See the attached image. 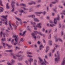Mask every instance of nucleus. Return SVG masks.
I'll return each mask as SVG.
<instances>
[{"instance_id": "e433bc0d", "label": "nucleus", "mask_w": 65, "mask_h": 65, "mask_svg": "<svg viewBox=\"0 0 65 65\" xmlns=\"http://www.w3.org/2000/svg\"><path fill=\"white\" fill-rule=\"evenodd\" d=\"M3 45L4 47L5 48V43H3Z\"/></svg>"}, {"instance_id": "4be33fe9", "label": "nucleus", "mask_w": 65, "mask_h": 65, "mask_svg": "<svg viewBox=\"0 0 65 65\" xmlns=\"http://www.w3.org/2000/svg\"><path fill=\"white\" fill-rule=\"evenodd\" d=\"M5 52H13V51L12 50H7L5 51Z\"/></svg>"}, {"instance_id": "473e14b6", "label": "nucleus", "mask_w": 65, "mask_h": 65, "mask_svg": "<svg viewBox=\"0 0 65 65\" xmlns=\"http://www.w3.org/2000/svg\"><path fill=\"white\" fill-rule=\"evenodd\" d=\"M16 19L17 20H18L19 21H21V20L20 18H16Z\"/></svg>"}, {"instance_id": "20e7f679", "label": "nucleus", "mask_w": 65, "mask_h": 65, "mask_svg": "<svg viewBox=\"0 0 65 65\" xmlns=\"http://www.w3.org/2000/svg\"><path fill=\"white\" fill-rule=\"evenodd\" d=\"M11 55L13 56V59H17V57H21V56H22L21 55H17L12 53H11Z\"/></svg>"}, {"instance_id": "c756f323", "label": "nucleus", "mask_w": 65, "mask_h": 65, "mask_svg": "<svg viewBox=\"0 0 65 65\" xmlns=\"http://www.w3.org/2000/svg\"><path fill=\"white\" fill-rule=\"evenodd\" d=\"M5 40H6V39L5 38H3L1 39V40L2 41H5Z\"/></svg>"}, {"instance_id": "58836bf2", "label": "nucleus", "mask_w": 65, "mask_h": 65, "mask_svg": "<svg viewBox=\"0 0 65 65\" xmlns=\"http://www.w3.org/2000/svg\"><path fill=\"white\" fill-rule=\"evenodd\" d=\"M14 40V39H13L11 41V43L12 44H13V41Z\"/></svg>"}, {"instance_id": "3c124183", "label": "nucleus", "mask_w": 65, "mask_h": 65, "mask_svg": "<svg viewBox=\"0 0 65 65\" xmlns=\"http://www.w3.org/2000/svg\"><path fill=\"white\" fill-rule=\"evenodd\" d=\"M59 27L60 28L61 27V24H59Z\"/></svg>"}, {"instance_id": "a211bd4d", "label": "nucleus", "mask_w": 65, "mask_h": 65, "mask_svg": "<svg viewBox=\"0 0 65 65\" xmlns=\"http://www.w3.org/2000/svg\"><path fill=\"white\" fill-rule=\"evenodd\" d=\"M41 47L43 48V47H44V46H43L42 44H41L40 46H39V50H41Z\"/></svg>"}, {"instance_id": "f257e3e1", "label": "nucleus", "mask_w": 65, "mask_h": 65, "mask_svg": "<svg viewBox=\"0 0 65 65\" xmlns=\"http://www.w3.org/2000/svg\"><path fill=\"white\" fill-rule=\"evenodd\" d=\"M1 17L3 18L4 19H6L5 20L3 19L2 20V21H6V22H5V24L6 25H7V15H6V16H1Z\"/></svg>"}, {"instance_id": "b1692460", "label": "nucleus", "mask_w": 65, "mask_h": 65, "mask_svg": "<svg viewBox=\"0 0 65 65\" xmlns=\"http://www.w3.org/2000/svg\"><path fill=\"white\" fill-rule=\"evenodd\" d=\"M50 26L51 27H53L54 26H55V25H54V24H50Z\"/></svg>"}, {"instance_id": "4468645a", "label": "nucleus", "mask_w": 65, "mask_h": 65, "mask_svg": "<svg viewBox=\"0 0 65 65\" xmlns=\"http://www.w3.org/2000/svg\"><path fill=\"white\" fill-rule=\"evenodd\" d=\"M35 13L36 14V15H37V16H39V14H40L42 13V12H35Z\"/></svg>"}, {"instance_id": "a18cd8bd", "label": "nucleus", "mask_w": 65, "mask_h": 65, "mask_svg": "<svg viewBox=\"0 0 65 65\" xmlns=\"http://www.w3.org/2000/svg\"><path fill=\"white\" fill-rule=\"evenodd\" d=\"M59 41H61V42H62V40L61 39H59Z\"/></svg>"}, {"instance_id": "49530a36", "label": "nucleus", "mask_w": 65, "mask_h": 65, "mask_svg": "<svg viewBox=\"0 0 65 65\" xmlns=\"http://www.w3.org/2000/svg\"><path fill=\"white\" fill-rule=\"evenodd\" d=\"M50 23H54V22H53L52 21H50Z\"/></svg>"}, {"instance_id": "7ed1b4c3", "label": "nucleus", "mask_w": 65, "mask_h": 65, "mask_svg": "<svg viewBox=\"0 0 65 65\" xmlns=\"http://www.w3.org/2000/svg\"><path fill=\"white\" fill-rule=\"evenodd\" d=\"M58 52L57 51V58H55V61L56 62H58V61H59V59H60V55L59 54H58Z\"/></svg>"}, {"instance_id": "09e8293b", "label": "nucleus", "mask_w": 65, "mask_h": 65, "mask_svg": "<svg viewBox=\"0 0 65 65\" xmlns=\"http://www.w3.org/2000/svg\"><path fill=\"white\" fill-rule=\"evenodd\" d=\"M23 52H22V51H21L19 52V53H20V54H23Z\"/></svg>"}, {"instance_id": "774afa93", "label": "nucleus", "mask_w": 65, "mask_h": 65, "mask_svg": "<svg viewBox=\"0 0 65 65\" xmlns=\"http://www.w3.org/2000/svg\"><path fill=\"white\" fill-rule=\"evenodd\" d=\"M47 19H50V17H47Z\"/></svg>"}, {"instance_id": "cd10ccee", "label": "nucleus", "mask_w": 65, "mask_h": 65, "mask_svg": "<svg viewBox=\"0 0 65 65\" xmlns=\"http://www.w3.org/2000/svg\"><path fill=\"white\" fill-rule=\"evenodd\" d=\"M2 1L1 0H0V5L1 6H3V5H2Z\"/></svg>"}, {"instance_id": "9d476101", "label": "nucleus", "mask_w": 65, "mask_h": 65, "mask_svg": "<svg viewBox=\"0 0 65 65\" xmlns=\"http://www.w3.org/2000/svg\"><path fill=\"white\" fill-rule=\"evenodd\" d=\"M16 26H15V25H14V23H13L12 24V26H13V27H15V29H17V28L15 27H17L18 26V24H19V23L18 22V21H16Z\"/></svg>"}, {"instance_id": "9b49d317", "label": "nucleus", "mask_w": 65, "mask_h": 65, "mask_svg": "<svg viewBox=\"0 0 65 65\" xmlns=\"http://www.w3.org/2000/svg\"><path fill=\"white\" fill-rule=\"evenodd\" d=\"M65 57H64L63 59V60L61 62V65H64L65 64Z\"/></svg>"}, {"instance_id": "6ab92c4d", "label": "nucleus", "mask_w": 65, "mask_h": 65, "mask_svg": "<svg viewBox=\"0 0 65 65\" xmlns=\"http://www.w3.org/2000/svg\"><path fill=\"white\" fill-rule=\"evenodd\" d=\"M6 8L7 9H9V6H8V3H7L6 5Z\"/></svg>"}, {"instance_id": "c85d7f7f", "label": "nucleus", "mask_w": 65, "mask_h": 65, "mask_svg": "<svg viewBox=\"0 0 65 65\" xmlns=\"http://www.w3.org/2000/svg\"><path fill=\"white\" fill-rule=\"evenodd\" d=\"M11 64H12V63H14L15 62V60H14L12 59L11 60Z\"/></svg>"}, {"instance_id": "864d4df0", "label": "nucleus", "mask_w": 65, "mask_h": 65, "mask_svg": "<svg viewBox=\"0 0 65 65\" xmlns=\"http://www.w3.org/2000/svg\"><path fill=\"white\" fill-rule=\"evenodd\" d=\"M52 31V30L51 29H49V31L48 33H50V32Z\"/></svg>"}, {"instance_id": "69168bd1", "label": "nucleus", "mask_w": 65, "mask_h": 65, "mask_svg": "<svg viewBox=\"0 0 65 65\" xmlns=\"http://www.w3.org/2000/svg\"><path fill=\"white\" fill-rule=\"evenodd\" d=\"M28 56L29 57H30V58H31V57H32V56H31L29 55H28Z\"/></svg>"}, {"instance_id": "0e129e2a", "label": "nucleus", "mask_w": 65, "mask_h": 65, "mask_svg": "<svg viewBox=\"0 0 65 65\" xmlns=\"http://www.w3.org/2000/svg\"><path fill=\"white\" fill-rule=\"evenodd\" d=\"M49 56H50V57L51 56V53H49Z\"/></svg>"}, {"instance_id": "8fccbe9b", "label": "nucleus", "mask_w": 65, "mask_h": 65, "mask_svg": "<svg viewBox=\"0 0 65 65\" xmlns=\"http://www.w3.org/2000/svg\"><path fill=\"white\" fill-rule=\"evenodd\" d=\"M14 11V8H13L11 10V11H12V12H13V11Z\"/></svg>"}, {"instance_id": "393cba45", "label": "nucleus", "mask_w": 65, "mask_h": 65, "mask_svg": "<svg viewBox=\"0 0 65 65\" xmlns=\"http://www.w3.org/2000/svg\"><path fill=\"white\" fill-rule=\"evenodd\" d=\"M9 26L10 27V28L12 30V26H11V25L10 24V22L9 23Z\"/></svg>"}, {"instance_id": "c03bdc74", "label": "nucleus", "mask_w": 65, "mask_h": 65, "mask_svg": "<svg viewBox=\"0 0 65 65\" xmlns=\"http://www.w3.org/2000/svg\"><path fill=\"white\" fill-rule=\"evenodd\" d=\"M14 13L15 14H17V13H18V11H16L15 12H14Z\"/></svg>"}, {"instance_id": "6e6552de", "label": "nucleus", "mask_w": 65, "mask_h": 65, "mask_svg": "<svg viewBox=\"0 0 65 65\" xmlns=\"http://www.w3.org/2000/svg\"><path fill=\"white\" fill-rule=\"evenodd\" d=\"M34 32L35 33V34H39L41 36H43V37H44L45 36V35L41 33V32H38V31H34Z\"/></svg>"}, {"instance_id": "4d7b16f0", "label": "nucleus", "mask_w": 65, "mask_h": 65, "mask_svg": "<svg viewBox=\"0 0 65 65\" xmlns=\"http://www.w3.org/2000/svg\"><path fill=\"white\" fill-rule=\"evenodd\" d=\"M4 55L5 56H7V54H6V53H4Z\"/></svg>"}, {"instance_id": "7c9ffc66", "label": "nucleus", "mask_w": 65, "mask_h": 65, "mask_svg": "<svg viewBox=\"0 0 65 65\" xmlns=\"http://www.w3.org/2000/svg\"><path fill=\"white\" fill-rule=\"evenodd\" d=\"M34 64L35 65H36V62H37V60L36 59H35L34 60Z\"/></svg>"}, {"instance_id": "bb28decb", "label": "nucleus", "mask_w": 65, "mask_h": 65, "mask_svg": "<svg viewBox=\"0 0 65 65\" xmlns=\"http://www.w3.org/2000/svg\"><path fill=\"white\" fill-rule=\"evenodd\" d=\"M20 5L21 6H24V7H26V5L24 4H20Z\"/></svg>"}, {"instance_id": "79ce46f5", "label": "nucleus", "mask_w": 65, "mask_h": 65, "mask_svg": "<svg viewBox=\"0 0 65 65\" xmlns=\"http://www.w3.org/2000/svg\"><path fill=\"white\" fill-rule=\"evenodd\" d=\"M37 43L38 44H40V42L39 41H38L37 42Z\"/></svg>"}, {"instance_id": "4c0bfd02", "label": "nucleus", "mask_w": 65, "mask_h": 65, "mask_svg": "<svg viewBox=\"0 0 65 65\" xmlns=\"http://www.w3.org/2000/svg\"><path fill=\"white\" fill-rule=\"evenodd\" d=\"M32 53L30 52H27V54L28 55H29V54H32Z\"/></svg>"}, {"instance_id": "13d9d810", "label": "nucleus", "mask_w": 65, "mask_h": 65, "mask_svg": "<svg viewBox=\"0 0 65 65\" xmlns=\"http://www.w3.org/2000/svg\"><path fill=\"white\" fill-rule=\"evenodd\" d=\"M52 3L53 4H55L56 3V2H52Z\"/></svg>"}, {"instance_id": "f03ea898", "label": "nucleus", "mask_w": 65, "mask_h": 65, "mask_svg": "<svg viewBox=\"0 0 65 65\" xmlns=\"http://www.w3.org/2000/svg\"><path fill=\"white\" fill-rule=\"evenodd\" d=\"M29 17H31L33 19H34V21L35 22H39V20L37 18H35V16L34 15H30L29 16Z\"/></svg>"}, {"instance_id": "de8ad7c7", "label": "nucleus", "mask_w": 65, "mask_h": 65, "mask_svg": "<svg viewBox=\"0 0 65 65\" xmlns=\"http://www.w3.org/2000/svg\"><path fill=\"white\" fill-rule=\"evenodd\" d=\"M31 35H32V36H35V34H34L32 33L31 34Z\"/></svg>"}, {"instance_id": "c9c22d12", "label": "nucleus", "mask_w": 65, "mask_h": 65, "mask_svg": "<svg viewBox=\"0 0 65 65\" xmlns=\"http://www.w3.org/2000/svg\"><path fill=\"white\" fill-rule=\"evenodd\" d=\"M23 9L24 10H28V8H24Z\"/></svg>"}, {"instance_id": "5fc2aeb1", "label": "nucleus", "mask_w": 65, "mask_h": 65, "mask_svg": "<svg viewBox=\"0 0 65 65\" xmlns=\"http://www.w3.org/2000/svg\"><path fill=\"white\" fill-rule=\"evenodd\" d=\"M63 32L61 31V36H62V35H63Z\"/></svg>"}, {"instance_id": "ddd939ff", "label": "nucleus", "mask_w": 65, "mask_h": 65, "mask_svg": "<svg viewBox=\"0 0 65 65\" xmlns=\"http://www.w3.org/2000/svg\"><path fill=\"white\" fill-rule=\"evenodd\" d=\"M26 32V31H25L23 33V34H22V33H20V35H21V36H25L26 35V34H25V32Z\"/></svg>"}, {"instance_id": "aec40b11", "label": "nucleus", "mask_w": 65, "mask_h": 65, "mask_svg": "<svg viewBox=\"0 0 65 65\" xmlns=\"http://www.w3.org/2000/svg\"><path fill=\"white\" fill-rule=\"evenodd\" d=\"M46 50L45 51L46 53H47V51L50 50V48H49V47L48 46H47L46 47Z\"/></svg>"}, {"instance_id": "a878e982", "label": "nucleus", "mask_w": 65, "mask_h": 65, "mask_svg": "<svg viewBox=\"0 0 65 65\" xmlns=\"http://www.w3.org/2000/svg\"><path fill=\"white\" fill-rule=\"evenodd\" d=\"M0 8H1V12H3V8L1 7H0Z\"/></svg>"}, {"instance_id": "2eb2a0df", "label": "nucleus", "mask_w": 65, "mask_h": 65, "mask_svg": "<svg viewBox=\"0 0 65 65\" xmlns=\"http://www.w3.org/2000/svg\"><path fill=\"white\" fill-rule=\"evenodd\" d=\"M28 61L30 62V64L31 65V62H33V59L32 58H30L28 60Z\"/></svg>"}, {"instance_id": "2f4dec72", "label": "nucleus", "mask_w": 65, "mask_h": 65, "mask_svg": "<svg viewBox=\"0 0 65 65\" xmlns=\"http://www.w3.org/2000/svg\"><path fill=\"white\" fill-rule=\"evenodd\" d=\"M49 43L50 45H52V41L49 40Z\"/></svg>"}, {"instance_id": "dca6fc26", "label": "nucleus", "mask_w": 65, "mask_h": 65, "mask_svg": "<svg viewBox=\"0 0 65 65\" xmlns=\"http://www.w3.org/2000/svg\"><path fill=\"white\" fill-rule=\"evenodd\" d=\"M36 4V3H35V2H34L32 1L31 3H28V4L29 5H32V4Z\"/></svg>"}, {"instance_id": "412c9836", "label": "nucleus", "mask_w": 65, "mask_h": 65, "mask_svg": "<svg viewBox=\"0 0 65 65\" xmlns=\"http://www.w3.org/2000/svg\"><path fill=\"white\" fill-rule=\"evenodd\" d=\"M19 12H21V13H23V12L24 13H25V12L24 11V10H19Z\"/></svg>"}, {"instance_id": "1a4fd4ad", "label": "nucleus", "mask_w": 65, "mask_h": 65, "mask_svg": "<svg viewBox=\"0 0 65 65\" xmlns=\"http://www.w3.org/2000/svg\"><path fill=\"white\" fill-rule=\"evenodd\" d=\"M58 18H57L56 19H55L54 20V22L55 24H56L57 23V20L59 21V19H60V17H59V15H58Z\"/></svg>"}, {"instance_id": "680f3d73", "label": "nucleus", "mask_w": 65, "mask_h": 65, "mask_svg": "<svg viewBox=\"0 0 65 65\" xmlns=\"http://www.w3.org/2000/svg\"><path fill=\"white\" fill-rule=\"evenodd\" d=\"M47 26L48 27H50V25H49V24H48V23L47 24Z\"/></svg>"}, {"instance_id": "a19ab883", "label": "nucleus", "mask_w": 65, "mask_h": 65, "mask_svg": "<svg viewBox=\"0 0 65 65\" xmlns=\"http://www.w3.org/2000/svg\"><path fill=\"white\" fill-rule=\"evenodd\" d=\"M43 42L44 43H46V42H45V40H44L43 39Z\"/></svg>"}, {"instance_id": "603ef678", "label": "nucleus", "mask_w": 65, "mask_h": 65, "mask_svg": "<svg viewBox=\"0 0 65 65\" xmlns=\"http://www.w3.org/2000/svg\"><path fill=\"white\" fill-rule=\"evenodd\" d=\"M61 18L62 19H63V18H64V16L63 15H62L61 16Z\"/></svg>"}, {"instance_id": "e2e57ef3", "label": "nucleus", "mask_w": 65, "mask_h": 65, "mask_svg": "<svg viewBox=\"0 0 65 65\" xmlns=\"http://www.w3.org/2000/svg\"><path fill=\"white\" fill-rule=\"evenodd\" d=\"M43 13L44 14H45L46 13V12H45V11H44L43 12Z\"/></svg>"}, {"instance_id": "f3484780", "label": "nucleus", "mask_w": 65, "mask_h": 65, "mask_svg": "<svg viewBox=\"0 0 65 65\" xmlns=\"http://www.w3.org/2000/svg\"><path fill=\"white\" fill-rule=\"evenodd\" d=\"M14 3V2H12V3L11 4V7H14V5H13V3Z\"/></svg>"}, {"instance_id": "338daca9", "label": "nucleus", "mask_w": 65, "mask_h": 65, "mask_svg": "<svg viewBox=\"0 0 65 65\" xmlns=\"http://www.w3.org/2000/svg\"><path fill=\"white\" fill-rule=\"evenodd\" d=\"M22 59H23V58H22V57L21 58H20V59H19V61H21V60H22Z\"/></svg>"}, {"instance_id": "f704fd0d", "label": "nucleus", "mask_w": 65, "mask_h": 65, "mask_svg": "<svg viewBox=\"0 0 65 65\" xmlns=\"http://www.w3.org/2000/svg\"><path fill=\"white\" fill-rule=\"evenodd\" d=\"M3 34V33H2V31H1L0 34L1 37H2V36Z\"/></svg>"}, {"instance_id": "423d86ee", "label": "nucleus", "mask_w": 65, "mask_h": 65, "mask_svg": "<svg viewBox=\"0 0 65 65\" xmlns=\"http://www.w3.org/2000/svg\"><path fill=\"white\" fill-rule=\"evenodd\" d=\"M13 37L16 38L15 39V43L14 44V45H16V44H17V43H18V40H17V38H18V35H13Z\"/></svg>"}, {"instance_id": "0eeeda50", "label": "nucleus", "mask_w": 65, "mask_h": 65, "mask_svg": "<svg viewBox=\"0 0 65 65\" xmlns=\"http://www.w3.org/2000/svg\"><path fill=\"white\" fill-rule=\"evenodd\" d=\"M39 59L40 60V62L41 63V62H42L41 63V65H46L45 63L43 62V60H42V59H41L40 57H39Z\"/></svg>"}, {"instance_id": "bf43d9fd", "label": "nucleus", "mask_w": 65, "mask_h": 65, "mask_svg": "<svg viewBox=\"0 0 65 65\" xmlns=\"http://www.w3.org/2000/svg\"><path fill=\"white\" fill-rule=\"evenodd\" d=\"M45 58H46V59H47V55H45Z\"/></svg>"}, {"instance_id": "72a5a7b5", "label": "nucleus", "mask_w": 65, "mask_h": 65, "mask_svg": "<svg viewBox=\"0 0 65 65\" xmlns=\"http://www.w3.org/2000/svg\"><path fill=\"white\" fill-rule=\"evenodd\" d=\"M44 62L45 63H46V64H48V62H47L45 60V59H44Z\"/></svg>"}, {"instance_id": "f8f14e48", "label": "nucleus", "mask_w": 65, "mask_h": 65, "mask_svg": "<svg viewBox=\"0 0 65 65\" xmlns=\"http://www.w3.org/2000/svg\"><path fill=\"white\" fill-rule=\"evenodd\" d=\"M54 45H56V46H55L54 48V49L53 51H52V53H54V52H55V50L57 48V47H58V45L57 44H54Z\"/></svg>"}, {"instance_id": "6e6d98bb", "label": "nucleus", "mask_w": 65, "mask_h": 65, "mask_svg": "<svg viewBox=\"0 0 65 65\" xmlns=\"http://www.w3.org/2000/svg\"><path fill=\"white\" fill-rule=\"evenodd\" d=\"M17 49H19V48H18V47H16V48H15V51H17Z\"/></svg>"}, {"instance_id": "052dcab7", "label": "nucleus", "mask_w": 65, "mask_h": 65, "mask_svg": "<svg viewBox=\"0 0 65 65\" xmlns=\"http://www.w3.org/2000/svg\"><path fill=\"white\" fill-rule=\"evenodd\" d=\"M18 65H23V64H22V63H19L18 64Z\"/></svg>"}, {"instance_id": "39448f33", "label": "nucleus", "mask_w": 65, "mask_h": 65, "mask_svg": "<svg viewBox=\"0 0 65 65\" xmlns=\"http://www.w3.org/2000/svg\"><path fill=\"white\" fill-rule=\"evenodd\" d=\"M41 24V23H38L37 24V25L36 26H33L34 27V29L35 30H37V27H38L39 28H41V26H40V24Z\"/></svg>"}, {"instance_id": "ea45409f", "label": "nucleus", "mask_w": 65, "mask_h": 65, "mask_svg": "<svg viewBox=\"0 0 65 65\" xmlns=\"http://www.w3.org/2000/svg\"><path fill=\"white\" fill-rule=\"evenodd\" d=\"M5 13H7V14H9V12L6 11Z\"/></svg>"}, {"instance_id": "5701e85b", "label": "nucleus", "mask_w": 65, "mask_h": 65, "mask_svg": "<svg viewBox=\"0 0 65 65\" xmlns=\"http://www.w3.org/2000/svg\"><path fill=\"white\" fill-rule=\"evenodd\" d=\"M21 41H22V42H23V41H24V40H23V38H22L20 39V41L19 42V43H20Z\"/></svg>"}, {"instance_id": "37998d69", "label": "nucleus", "mask_w": 65, "mask_h": 65, "mask_svg": "<svg viewBox=\"0 0 65 65\" xmlns=\"http://www.w3.org/2000/svg\"><path fill=\"white\" fill-rule=\"evenodd\" d=\"M51 34H50L49 35V37H48V38L49 39H50V38H51Z\"/></svg>"}]
</instances>
